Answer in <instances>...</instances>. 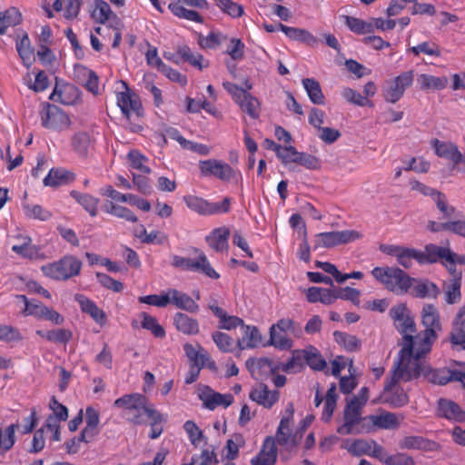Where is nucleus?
<instances>
[{
  "label": "nucleus",
  "mask_w": 465,
  "mask_h": 465,
  "mask_svg": "<svg viewBox=\"0 0 465 465\" xmlns=\"http://www.w3.org/2000/svg\"><path fill=\"white\" fill-rule=\"evenodd\" d=\"M435 341L436 339L425 333L424 331L405 335L401 342L402 347L393 365L407 371L414 370L420 376L421 363L425 362L423 358L430 352Z\"/></svg>",
  "instance_id": "f257e3e1"
},
{
  "label": "nucleus",
  "mask_w": 465,
  "mask_h": 465,
  "mask_svg": "<svg viewBox=\"0 0 465 465\" xmlns=\"http://www.w3.org/2000/svg\"><path fill=\"white\" fill-rule=\"evenodd\" d=\"M419 377L420 375L414 370L407 371L393 365L391 376L385 381L381 394L382 401L394 408L406 405L409 402V397L401 387L397 386V383L400 381L407 382Z\"/></svg>",
  "instance_id": "f03ea898"
},
{
  "label": "nucleus",
  "mask_w": 465,
  "mask_h": 465,
  "mask_svg": "<svg viewBox=\"0 0 465 465\" xmlns=\"http://www.w3.org/2000/svg\"><path fill=\"white\" fill-rule=\"evenodd\" d=\"M122 84L124 90L116 93V104L127 122L128 128L133 133H139L143 130L142 120L144 116L141 99L138 94L131 91L125 82L123 81Z\"/></svg>",
  "instance_id": "7ed1b4c3"
},
{
  "label": "nucleus",
  "mask_w": 465,
  "mask_h": 465,
  "mask_svg": "<svg viewBox=\"0 0 465 465\" xmlns=\"http://www.w3.org/2000/svg\"><path fill=\"white\" fill-rule=\"evenodd\" d=\"M114 407L123 408L127 420L134 425L145 423V417H151V411H157L153 404L148 403L147 398L141 393L125 394L114 402Z\"/></svg>",
  "instance_id": "20e7f679"
},
{
  "label": "nucleus",
  "mask_w": 465,
  "mask_h": 465,
  "mask_svg": "<svg viewBox=\"0 0 465 465\" xmlns=\"http://www.w3.org/2000/svg\"><path fill=\"white\" fill-rule=\"evenodd\" d=\"M371 275L396 295L406 294L413 282V278L398 267H375L371 270Z\"/></svg>",
  "instance_id": "39448f33"
},
{
  "label": "nucleus",
  "mask_w": 465,
  "mask_h": 465,
  "mask_svg": "<svg viewBox=\"0 0 465 465\" xmlns=\"http://www.w3.org/2000/svg\"><path fill=\"white\" fill-rule=\"evenodd\" d=\"M83 263L74 255H64L56 262L43 265L41 270L45 276L54 281H67L78 276Z\"/></svg>",
  "instance_id": "423d86ee"
},
{
  "label": "nucleus",
  "mask_w": 465,
  "mask_h": 465,
  "mask_svg": "<svg viewBox=\"0 0 465 465\" xmlns=\"http://www.w3.org/2000/svg\"><path fill=\"white\" fill-rule=\"evenodd\" d=\"M193 252L196 255L194 259L185 258L176 254L173 255L171 262L172 266L198 272L213 280H218L220 273L213 269L206 254L198 248H193Z\"/></svg>",
  "instance_id": "0eeeda50"
},
{
  "label": "nucleus",
  "mask_w": 465,
  "mask_h": 465,
  "mask_svg": "<svg viewBox=\"0 0 465 465\" xmlns=\"http://www.w3.org/2000/svg\"><path fill=\"white\" fill-rule=\"evenodd\" d=\"M362 402H359L358 397H352L344 408V423L338 427L337 432L341 435L363 433L366 423L363 422L361 414Z\"/></svg>",
  "instance_id": "6e6552de"
},
{
  "label": "nucleus",
  "mask_w": 465,
  "mask_h": 465,
  "mask_svg": "<svg viewBox=\"0 0 465 465\" xmlns=\"http://www.w3.org/2000/svg\"><path fill=\"white\" fill-rule=\"evenodd\" d=\"M183 200L188 209L203 216L227 213L231 210L230 197L223 198L222 203H212L197 195L186 194Z\"/></svg>",
  "instance_id": "1a4fd4ad"
},
{
  "label": "nucleus",
  "mask_w": 465,
  "mask_h": 465,
  "mask_svg": "<svg viewBox=\"0 0 465 465\" xmlns=\"http://www.w3.org/2000/svg\"><path fill=\"white\" fill-rule=\"evenodd\" d=\"M39 116L42 126L51 131L61 132L71 124L69 115L60 107L49 103L43 104Z\"/></svg>",
  "instance_id": "9d476101"
},
{
  "label": "nucleus",
  "mask_w": 465,
  "mask_h": 465,
  "mask_svg": "<svg viewBox=\"0 0 465 465\" xmlns=\"http://www.w3.org/2000/svg\"><path fill=\"white\" fill-rule=\"evenodd\" d=\"M361 233L356 230L331 231L320 232L315 235L314 250L318 248H332L359 240Z\"/></svg>",
  "instance_id": "9b49d317"
},
{
  "label": "nucleus",
  "mask_w": 465,
  "mask_h": 465,
  "mask_svg": "<svg viewBox=\"0 0 465 465\" xmlns=\"http://www.w3.org/2000/svg\"><path fill=\"white\" fill-rule=\"evenodd\" d=\"M200 175L203 177H215L223 182H231L240 173L229 163L217 160L208 159L199 162Z\"/></svg>",
  "instance_id": "f8f14e48"
},
{
  "label": "nucleus",
  "mask_w": 465,
  "mask_h": 465,
  "mask_svg": "<svg viewBox=\"0 0 465 465\" xmlns=\"http://www.w3.org/2000/svg\"><path fill=\"white\" fill-rule=\"evenodd\" d=\"M420 375H423L430 382L438 385H445L450 381H460L465 387V372L460 370H450L448 368L431 369L421 363Z\"/></svg>",
  "instance_id": "ddd939ff"
},
{
  "label": "nucleus",
  "mask_w": 465,
  "mask_h": 465,
  "mask_svg": "<svg viewBox=\"0 0 465 465\" xmlns=\"http://www.w3.org/2000/svg\"><path fill=\"white\" fill-rule=\"evenodd\" d=\"M390 316L402 339L410 333H416V323L406 304L399 303L390 310Z\"/></svg>",
  "instance_id": "4468645a"
},
{
  "label": "nucleus",
  "mask_w": 465,
  "mask_h": 465,
  "mask_svg": "<svg viewBox=\"0 0 465 465\" xmlns=\"http://www.w3.org/2000/svg\"><path fill=\"white\" fill-rule=\"evenodd\" d=\"M403 418V416L399 418L396 413L386 411H381L378 414L363 417V422L366 423V430L364 432H370L371 430L377 429L395 430L400 426L401 420H402Z\"/></svg>",
  "instance_id": "2eb2a0df"
},
{
  "label": "nucleus",
  "mask_w": 465,
  "mask_h": 465,
  "mask_svg": "<svg viewBox=\"0 0 465 465\" xmlns=\"http://www.w3.org/2000/svg\"><path fill=\"white\" fill-rule=\"evenodd\" d=\"M88 8L90 16L95 23L101 25L109 23L110 25L114 24L121 25L120 18L112 11L109 4L104 0H92L89 3Z\"/></svg>",
  "instance_id": "dca6fc26"
},
{
  "label": "nucleus",
  "mask_w": 465,
  "mask_h": 465,
  "mask_svg": "<svg viewBox=\"0 0 465 465\" xmlns=\"http://www.w3.org/2000/svg\"><path fill=\"white\" fill-rule=\"evenodd\" d=\"M294 409L292 403H290L282 417L276 431V440L281 446L295 444V435L292 433V426L293 424Z\"/></svg>",
  "instance_id": "f3484780"
},
{
  "label": "nucleus",
  "mask_w": 465,
  "mask_h": 465,
  "mask_svg": "<svg viewBox=\"0 0 465 465\" xmlns=\"http://www.w3.org/2000/svg\"><path fill=\"white\" fill-rule=\"evenodd\" d=\"M246 367L252 377L257 381L267 380L279 371V365L268 358L248 359Z\"/></svg>",
  "instance_id": "a211bd4d"
},
{
  "label": "nucleus",
  "mask_w": 465,
  "mask_h": 465,
  "mask_svg": "<svg viewBox=\"0 0 465 465\" xmlns=\"http://www.w3.org/2000/svg\"><path fill=\"white\" fill-rule=\"evenodd\" d=\"M81 97V91L73 84L56 81L55 86L51 93L49 99L64 105L75 104Z\"/></svg>",
  "instance_id": "6ab92c4d"
},
{
  "label": "nucleus",
  "mask_w": 465,
  "mask_h": 465,
  "mask_svg": "<svg viewBox=\"0 0 465 465\" xmlns=\"http://www.w3.org/2000/svg\"><path fill=\"white\" fill-rule=\"evenodd\" d=\"M421 323L424 326V331L434 339H438V334L442 331V324L439 310L433 304H425L422 307Z\"/></svg>",
  "instance_id": "aec40b11"
},
{
  "label": "nucleus",
  "mask_w": 465,
  "mask_h": 465,
  "mask_svg": "<svg viewBox=\"0 0 465 465\" xmlns=\"http://www.w3.org/2000/svg\"><path fill=\"white\" fill-rule=\"evenodd\" d=\"M198 395L203 406L211 411H213L219 406L227 408L233 401V397L231 394H221L214 391L209 386H203L199 390Z\"/></svg>",
  "instance_id": "412c9836"
},
{
  "label": "nucleus",
  "mask_w": 465,
  "mask_h": 465,
  "mask_svg": "<svg viewBox=\"0 0 465 465\" xmlns=\"http://www.w3.org/2000/svg\"><path fill=\"white\" fill-rule=\"evenodd\" d=\"M399 447L401 450H416L426 452L439 451L441 449L439 442L417 435L403 437L399 442Z\"/></svg>",
  "instance_id": "4be33fe9"
},
{
  "label": "nucleus",
  "mask_w": 465,
  "mask_h": 465,
  "mask_svg": "<svg viewBox=\"0 0 465 465\" xmlns=\"http://www.w3.org/2000/svg\"><path fill=\"white\" fill-rule=\"evenodd\" d=\"M252 401L266 409H271L280 398V392L276 390L271 391L264 383L256 385L249 393Z\"/></svg>",
  "instance_id": "5701e85b"
},
{
  "label": "nucleus",
  "mask_w": 465,
  "mask_h": 465,
  "mask_svg": "<svg viewBox=\"0 0 465 465\" xmlns=\"http://www.w3.org/2000/svg\"><path fill=\"white\" fill-rule=\"evenodd\" d=\"M277 460L275 439L268 436L259 453L251 460V465H274Z\"/></svg>",
  "instance_id": "b1692460"
},
{
  "label": "nucleus",
  "mask_w": 465,
  "mask_h": 465,
  "mask_svg": "<svg viewBox=\"0 0 465 465\" xmlns=\"http://www.w3.org/2000/svg\"><path fill=\"white\" fill-rule=\"evenodd\" d=\"M74 301L78 302L81 311L88 314L97 324L100 326L105 325L106 314L94 302L80 293L74 295Z\"/></svg>",
  "instance_id": "393cba45"
},
{
  "label": "nucleus",
  "mask_w": 465,
  "mask_h": 465,
  "mask_svg": "<svg viewBox=\"0 0 465 465\" xmlns=\"http://www.w3.org/2000/svg\"><path fill=\"white\" fill-rule=\"evenodd\" d=\"M438 415L455 422L465 421V411L456 402L448 399L438 401Z\"/></svg>",
  "instance_id": "a878e982"
},
{
  "label": "nucleus",
  "mask_w": 465,
  "mask_h": 465,
  "mask_svg": "<svg viewBox=\"0 0 465 465\" xmlns=\"http://www.w3.org/2000/svg\"><path fill=\"white\" fill-rule=\"evenodd\" d=\"M230 230L226 226H222L212 230L205 237L209 247L216 252H226L229 247Z\"/></svg>",
  "instance_id": "bb28decb"
},
{
  "label": "nucleus",
  "mask_w": 465,
  "mask_h": 465,
  "mask_svg": "<svg viewBox=\"0 0 465 465\" xmlns=\"http://www.w3.org/2000/svg\"><path fill=\"white\" fill-rule=\"evenodd\" d=\"M279 29L284 33V35L293 41L306 44L311 47H314L318 44V39L312 33L306 29L287 26L282 23L278 25Z\"/></svg>",
  "instance_id": "cd10ccee"
},
{
  "label": "nucleus",
  "mask_w": 465,
  "mask_h": 465,
  "mask_svg": "<svg viewBox=\"0 0 465 465\" xmlns=\"http://www.w3.org/2000/svg\"><path fill=\"white\" fill-rule=\"evenodd\" d=\"M422 264L434 263L438 260H445L446 262H452L455 252H451L449 248L437 246L434 244H428L425 246V251L421 252Z\"/></svg>",
  "instance_id": "c85d7f7f"
},
{
  "label": "nucleus",
  "mask_w": 465,
  "mask_h": 465,
  "mask_svg": "<svg viewBox=\"0 0 465 465\" xmlns=\"http://www.w3.org/2000/svg\"><path fill=\"white\" fill-rule=\"evenodd\" d=\"M208 307L219 319L218 327L220 329L231 331L236 329L239 326H243V320L237 316L227 314V312L223 308L216 304L215 301L213 303H210Z\"/></svg>",
  "instance_id": "c756f323"
},
{
  "label": "nucleus",
  "mask_w": 465,
  "mask_h": 465,
  "mask_svg": "<svg viewBox=\"0 0 465 465\" xmlns=\"http://www.w3.org/2000/svg\"><path fill=\"white\" fill-rule=\"evenodd\" d=\"M169 303L172 302L175 307L187 311L189 312H196L199 305L187 293L179 292L176 289H168Z\"/></svg>",
  "instance_id": "7c9ffc66"
},
{
  "label": "nucleus",
  "mask_w": 465,
  "mask_h": 465,
  "mask_svg": "<svg viewBox=\"0 0 465 465\" xmlns=\"http://www.w3.org/2000/svg\"><path fill=\"white\" fill-rule=\"evenodd\" d=\"M444 301L448 304H455L461 299V273L454 275L443 283Z\"/></svg>",
  "instance_id": "2f4dec72"
},
{
  "label": "nucleus",
  "mask_w": 465,
  "mask_h": 465,
  "mask_svg": "<svg viewBox=\"0 0 465 465\" xmlns=\"http://www.w3.org/2000/svg\"><path fill=\"white\" fill-rule=\"evenodd\" d=\"M411 293L417 298H436L440 292L437 285L429 280L413 278Z\"/></svg>",
  "instance_id": "473e14b6"
},
{
  "label": "nucleus",
  "mask_w": 465,
  "mask_h": 465,
  "mask_svg": "<svg viewBox=\"0 0 465 465\" xmlns=\"http://www.w3.org/2000/svg\"><path fill=\"white\" fill-rule=\"evenodd\" d=\"M173 325L178 331L186 335H197L200 331L198 321L183 312L174 314Z\"/></svg>",
  "instance_id": "72a5a7b5"
},
{
  "label": "nucleus",
  "mask_w": 465,
  "mask_h": 465,
  "mask_svg": "<svg viewBox=\"0 0 465 465\" xmlns=\"http://www.w3.org/2000/svg\"><path fill=\"white\" fill-rule=\"evenodd\" d=\"M452 345H465V308H460L453 321L450 335Z\"/></svg>",
  "instance_id": "f704fd0d"
},
{
  "label": "nucleus",
  "mask_w": 465,
  "mask_h": 465,
  "mask_svg": "<svg viewBox=\"0 0 465 465\" xmlns=\"http://www.w3.org/2000/svg\"><path fill=\"white\" fill-rule=\"evenodd\" d=\"M243 330L242 339L237 341V346L241 349H251L257 347L262 341V336L257 327L245 325L241 326Z\"/></svg>",
  "instance_id": "c9c22d12"
},
{
  "label": "nucleus",
  "mask_w": 465,
  "mask_h": 465,
  "mask_svg": "<svg viewBox=\"0 0 465 465\" xmlns=\"http://www.w3.org/2000/svg\"><path fill=\"white\" fill-rule=\"evenodd\" d=\"M417 82L420 84V88L423 91L443 90L447 87L449 80L446 76L421 74L418 76Z\"/></svg>",
  "instance_id": "e433bc0d"
},
{
  "label": "nucleus",
  "mask_w": 465,
  "mask_h": 465,
  "mask_svg": "<svg viewBox=\"0 0 465 465\" xmlns=\"http://www.w3.org/2000/svg\"><path fill=\"white\" fill-rule=\"evenodd\" d=\"M183 351L188 358L190 366L200 369L204 368V360H207L208 353L204 348L198 345V349H196L191 343H185L183 345Z\"/></svg>",
  "instance_id": "4c0bfd02"
},
{
  "label": "nucleus",
  "mask_w": 465,
  "mask_h": 465,
  "mask_svg": "<svg viewBox=\"0 0 465 465\" xmlns=\"http://www.w3.org/2000/svg\"><path fill=\"white\" fill-rule=\"evenodd\" d=\"M36 334L50 342L66 344L73 338V332L67 329H54L51 331L37 330Z\"/></svg>",
  "instance_id": "58836bf2"
},
{
  "label": "nucleus",
  "mask_w": 465,
  "mask_h": 465,
  "mask_svg": "<svg viewBox=\"0 0 465 465\" xmlns=\"http://www.w3.org/2000/svg\"><path fill=\"white\" fill-rule=\"evenodd\" d=\"M71 196L92 216L95 217L98 213L99 199L77 191H72Z\"/></svg>",
  "instance_id": "ea45409f"
},
{
  "label": "nucleus",
  "mask_w": 465,
  "mask_h": 465,
  "mask_svg": "<svg viewBox=\"0 0 465 465\" xmlns=\"http://www.w3.org/2000/svg\"><path fill=\"white\" fill-rule=\"evenodd\" d=\"M337 400L338 394L336 384L331 383L324 398V406L322 413V420L324 422H329L331 420L337 406Z\"/></svg>",
  "instance_id": "a19ab883"
},
{
  "label": "nucleus",
  "mask_w": 465,
  "mask_h": 465,
  "mask_svg": "<svg viewBox=\"0 0 465 465\" xmlns=\"http://www.w3.org/2000/svg\"><path fill=\"white\" fill-rule=\"evenodd\" d=\"M168 8L172 14L178 18L199 24L203 23V18L198 12L185 8V6L180 5L179 2H170Z\"/></svg>",
  "instance_id": "79ce46f5"
},
{
  "label": "nucleus",
  "mask_w": 465,
  "mask_h": 465,
  "mask_svg": "<svg viewBox=\"0 0 465 465\" xmlns=\"http://www.w3.org/2000/svg\"><path fill=\"white\" fill-rule=\"evenodd\" d=\"M177 54L183 61L200 70L208 66V63L204 60L203 56L199 53H193L188 45L178 46Z\"/></svg>",
  "instance_id": "37998d69"
},
{
  "label": "nucleus",
  "mask_w": 465,
  "mask_h": 465,
  "mask_svg": "<svg viewBox=\"0 0 465 465\" xmlns=\"http://www.w3.org/2000/svg\"><path fill=\"white\" fill-rule=\"evenodd\" d=\"M302 85L312 104H324V95L318 81L313 78H305L302 80Z\"/></svg>",
  "instance_id": "c03bdc74"
},
{
  "label": "nucleus",
  "mask_w": 465,
  "mask_h": 465,
  "mask_svg": "<svg viewBox=\"0 0 465 465\" xmlns=\"http://www.w3.org/2000/svg\"><path fill=\"white\" fill-rule=\"evenodd\" d=\"M335 341L341 345L347 351H357L361 347V341L355 335L343 331H335L333 332Z\"/></svg>",
  "instance_id": "a18cd8bd"
},
{
  "label": "nucleus",
  "mask_w": 465,
  "mask_h": 465,
  "mask_svg": "<svg viewBox=\"0 0 465 465\" xmlns=\"http://www.w3.org/2000/svg\"><path fill=\"white\" fill-rule=\"evenodd\" d=\"M142 318L141 327L144 330L151 331L155 338L163 339L165 337L166 332L164 328L158 322L157 319L147 312L140 314Z\"/></svg>",
  "instance_id": "49530a36"
},
{
  "label": "nucleus",
  "mask_w": 465,
  "mask_h": 465,
  "mask_svg": "<svg viewBox=\"0 0 465 465\" xmlns=\"http://www.w3.org/2000/svg\"><path fill=\"white\" fill-rule=\"evenodd\" d=\"M22 21V15L15 7H10L4 13H0V34L5 33L10 26H15Z\"/></svg>",
  "instance_id": "de8ad7c7"
},
{
  "label": "nucleus",
  "mask_w": 465,
  "mask_h": 465,
  "mask_svg": "<svg viewBox=\"0 0 465 465\" xmlns=\"http://www.w3.org/2000/svg\"><path fill=\"white\" fill-rule=\"evenodd\" d=\"M100 413L92 406L85 409V427L82 430L94 439L99 433Z\"/></svg>",
  "instance_id": "09e8293b"
},
{
  "label": "nucleus",
  "mask_w": 465,
  "mask_h": 465,
  "mask_svg": "<svg viewBox=\"0 0 465 465\" xmlns=\"http://www.w3.org/2000/svg\"><path fill=\"white\" fill-rule=\"evenodd\" d=\"M18 424L14 423L3 430L0 425V454H4L10 450L15 442V430Z\"/></svg>",
  "instance_id": "8fccbe9b"
},
{
  "label": "nucleus",
  "mask_w": 465,
  "mask_h": 465,
  "mask_svg": "<svg viewBox=\"0 0 465 465\" xmlns=\"http://www.w3.org/2000/svg\"><path fill=\"white\" fill-rule=\"evenodd\" d=\"M71 173L64 169L52 168L44 178L43 183L45 186L57 187L66 183Z\"/></svg>",
  "instance_id": "3c124183"
},
{
  "label": "nucleus",
  "mask_w": 465,
  "mask_h": 465,
  "mask_svg": "<svg viewBox=\"0 0 465 465\" xmlns=\"http://www.w3.org/2000/svg\"><path fill=\"white\" fill-rule=\"evenodd\" d=\"M240 108L246 113L251 118L257 119L260 115V102L259 100L252 96L249 92L245 94V96H242V99H240L236 103Z\"/></svg>",
  "instance_id": "603ef678"
},
{
  "label": "nucleus",
  "mask_w": 465,
  "mask_h": 465,
  "mask_svg": "<svg viewBox=\"0 0 465 465\" xmlns=\"http://www.w3.org/2000/svg\"><path fill=\"white\" fill-rule=\"evenodd\" d=\"M431 144L434 147L435 153L439 157L446 158L451 162L459 152L458 147L452 143L441 142L438 139H433L431 141Z\"/></svg>",
  "instance_id": "864d4df0"
},
{
  "label": "nucleus",
  "mask_w": 465,
  "mask_h": 465,
  "mask_svg": "<svg viewBox=\"0 0 465 465\" xmlns=\"http://www.w3.org/2000/svg\"><path fill=\"white\" fill-rule=\"evenodd\" d=\"M344 23L351 32L357 35L373 33V25L360 18L344 15Z\"/></svg>",
  "instance_id": "5fc2aeb1"
},
{
  "label": "nucleus",
  "mask_w": 465,
  "mask_h": 465,
  "mask_svg": "<svg viewBox=\"0 0 465 465\" xmlns=\"http://www.w3.org/2000/svg\"><path fill=\"white\" fill-rule=\"evenodd\" d=\"M417 261L420 264H422L421 251L414 248L403 247L397 257V262L402 267L409 269L412 265V261Z\"/></svg>",
  "instance_id": "6e6d98bb"
},
{
  "label": "nucleus",
  "mask_w": 465,
  "mask_h": 465,
  "mask_svg": "<svg viewBox=\"0 0 465 465\" xmlns=\"http://www.w3.org/2000/svg\"><path fill=\"white\" fill-rule=\"evenodd\" d=\"M212 338L217 348L223 353L232 352L237 345L230 335L222 331L213 332Z\"/></svg>",
  "instance_id": "4d7b16f0"
},
{
  "label": "nucleus",
  "mask_w": 465,
  "mask_h": 465,
  "mask_svg": "<svg viewBox=\"0 0 465 465\" xmlns=\"http://www.w3.org/2000/svg\"><path fill=\"white\" fill-rule=\"evenodd\" d=\"M16 299L24 302L25 309L23 312L25 315H32L35 318L42 319L44 309H45L46 306L41 302H29L26 296L23 294L16 295Z\"/></svg>",
  "instance_id": "13d9d810"
},
{
  "label": "nucleus",
  "mask_w": 465,
  "mask_h": 465,
  "mask_svg": "<svg viewBox=\"0 0 465 465\" xmlns=\"http://www.w3.org/2000/svg\"><path fill=\"white\" fill-rule=\"evenodd\" d=\"M93 440V437L81 430L78 436H75L65 441L64 446L66 452L68 454H76L81 450L82 443H89Z\"/></svg>",
  "instance_id": "bf43d9fd"
},
{
  "label": "nucleus",
  "mask_w": 465,
  "mask_h": 465,
  "mask_svg": "<svg viewBox=\"0 0 465 465\" xmlns=\"http://www.w3.org/2000/svg\"><path fill=\"white\" fill-rule=\"evenodd\" d=\"M270 341L275 348L285 350L292 346V341L287 336V332L270 328Z\"/></svg>",
  "instance_id": "052dcab7"
},
{
  "label": "nucleus",
  "mask_w": 465,
  "mask_h": 465,
  "mask_svg": "<svg viewBox=\"0 0 465 465\" xmlns=\"http://www.w3.org/2000/svg\"><path fill=\"white\" fill-rule=\"evenodd\" d=\"M304 359L306 363L315 371H322L327 366L326 361L315 348L305 351Z\"/></svg>",
  "instance_id": "680f3d73"
},
{
  "label": "nucleus",
  "mask_w": 465,
  "mask_h": 465,
  "mask_svg": "<svg viewBox=\"0 0 465 465\" xmlns=\"http://www.w3.org/2000/svg\"><path fill=\"white\" fill-rule=\"evenodd\" d=\"M374 440H354L347 447V450L350 453L355 456L361 455H370V451L372 446Z\"/></svg>",
  "instance_id": "e2e57ef3"
},
{
  "label": "nucleus",
  "mask_w": 465,
  "mask_h": 465,
  "mask_svg": "<svg viewBox=\"0 0 465 465\" xmlns=\"http://www.w3.org/2000/svg\"><path fill=\"white\" fill-rule=\"evenodd\" d=\"M294 163L309 170H319L322 166L321 160L318 157L307 153L298 151L294 159Z\"/></svg>",
  "instance_id": "0e129e2a"
},
{
  "label": "nucleus",
  "mask_w": 465,
  "mask_h": 465,
  "mask_svg": "<svg viewBox=\"0 0 465 465\" xmlns=\"http://www.w3.org/2000/svg\"><path fill=\"white\" fill-rule=\"evenodd\" d=\"M127 158L130 162V165L132 168L136 169L140 171L143 173H150L151 169L145 165V162H147V158L137 150H131L128 154Z\"/></svg>",
  "instance_id": "69168bd1"
},
{
  "label": "nucleus",
  "mask_w": 465,
  "mask_h": 465,
  "mask_svg": "<svg viewBox=\"0 0 465 465\" xmlns=\"http://www.w3.org/2000/svg\"><path fill=\"white\" fill-rule=\"evenodd\" d=\"M90 143V135L85 132H79L75 134L72 139V145L74 149L82 156L87 154Z\"/></svg>",
  "instance_id": "338daca9"
},
{
  "label": "nucleus",
  "mask_w": 465,
  "mask_h": 465,
  "mask_svg": "<svg viewBox=\"0 0 465 465\" xmlns=\"http://www.w3.org/2000/svg\"><path fill=\"white\" fill-rule=\"evenodd\" d=\"M216 5L221 11L232 18H238L243 15V7L232 0H217Z\"/></svg>",
  "instance_id": "774afa93"
}]
</instances>
